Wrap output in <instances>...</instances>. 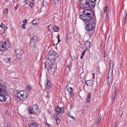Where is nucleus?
Instances as JSON below:
<instances>
[{"label": "nucleus", "instance_id": "nucleus-18", "mask_svg": "<svg viewBox=\"0 0 127 127\" xmlns=\"http://www.w3.org/2000/svg\"><path fill=\"white\" fill-rule=\"evenodd\" d=\"M108 7V6L107 5H106L105 7H104V8L103 10L104 11L105 13L106 14V18L108 17V11L107 10V8Z\"/></svg>", "mask_w": 127, "mask_h": 127}, {"label": "nucleus", "instance_id": "nucleus-64", "mask_svg": "<svg viewBox=\"0 0 127 127\" xmlns=\"http://www.w3.org/2000/svg\"><path fill=\"white\" fill-rule=\"evenodd\" d=\"M48 127H50V126H48Z\"/></svg>", "mask_w": 127, "mask_h": 127}, {"label": "nucleus", "instance_id": "nucleus-54", "mask_svg": "<svg viewBox=\"0 0 127 127\" xmlns=\"http://www.w3.org/2000/svg\"><path fill=\"white\" fill-rule=\"evenodd\" d=\"M60 41V39H58V43Z\"/></svg>", "mask_w": 127, "mask_h": 127}, {"label": "nucleus", "instance_id": "nucleus-32", "mask_svg": "<svg viewBox=\"0 0 127 127\" xmlns=\"http://www.w3.org/2000/svg\"><path fill=\"white\" fill-rule=\"evenodd\" d=\"M68 67L69 70L70 71V69L72 67V64L71 63H70L69 65H68Z\"/></svg>", "mask_w": 127, "mask_h": 127}, {"label": "nucleus", "instance_id": "nucleus-56", "mask_svg": "<svg viewBox=\"0 0 127 127\" xmlns=\"http://www.w3.org/2000/svg\"><path fill=\"white\" fill-rule=\"evenodd\" d=\"M83 56H82H82L80 57V58L81 59H82L83 58Z\"/></svg>", "mask_w": 127, "mask_h": 127}, {"label": "nucleus", "instance_id": "nucleus-44", "mask_svg": "<svg viewBox=\"0 0 127 127\" xmlns=\"http://www.w3.org/2000/svg\"><path fill=\"white\" fill-rule=\"evenodd\" d=\"M23 22L24 23H25V24H26V23H27V20H26V19H25V20H24L23 21Z\"/></svg>", "mask_w": 127, "mask_h": 127}, {"label": "nucleus", "instance_id": "nucleus-24", "mask_svg": "<svg viewBox=\"0 0 127 127\" xmlns=\"http://www.w3.org/2000/svg\"><path fill=\"white\" fill-rule=\"evenodd\" d=\"M53 29V30L55 32H58L59 29V27L56 26H54Z\"/></svg>", "mask_w": 127, "mask_h": 127}, {"label": "nucleus", "instance_id": "nucleus-2", "mask_svg": "<svg viewBox=\"0 0 127 127\" xmlns=\"http://www.w3.org/2000/svg\"><path fill=\"white\" fill-rule=\"evenodd\" d=\"M1 84V82L0 81V101H3L6 99L5 95L6 94V92L5 90V87Z\"/></svg>", "mask_w": 127, "mask_h": 127}, {"label": "nucleus", "instance_id": "nucleus-53", "mask_svg": "<svg viewBox=\"0 0 127 127\" xmlns=\"http://www.w3.org/2000/svg\"><path fill=\"white\" fill-rule=\"evenodd\" d=\"M124 18V23H125L126 21V19H125V18Z\"/></svg>", "mask_w": 127, "mask_h": 127}, {"label": "nucleus", "instance_id": "nucleus-22", "mask_svg": "<svg viewBox=\"0 0 127 127\" xmlns=\"http://www.w3.org/2000/svg\"><path fill=\"white\" fill-rule=\"evenodd\" d=\"M54 116L57 123L58 124H59L60 123V120L58 117L56 115H54Z\"/></svg>", "mask_w": 127, "mask_h": 127}, {"label": "nucleus", "instance_id": "nucleus-39", "mask_svg": "<svg viewBox=\"0 0 127 127\" xmlns=\"http://www.w3.org/2000/svg\"><path fill=\"white\" fill-rule=\"evenodd\" d=\"M125 16H124V18H125V19H126V17L127 16V12L126 10L125 11Z\"/></svg>", "mask_w": 127, "mask_h": 127}, {"label": "nucleus", "instance_id": "nucleus-8", "mask_svg": "<svg viewBox=\"0 0 127 127\" xmlns=\"http://www.w3.org/2000/svg\"><path fill=\"white\" fill-rule=\"evenodd\" d=\"M48 65V66L49 67V70L53 73H55L57 67L56 64L55 63H51L50 62L49 63Z\"/></svg>", "mask_w": 127, "mask_h": 127}, {"label": "nucleus", "instance_id": "nucleus-38", "mask_svg": "<svg viewBox=\"0 0 127 127\" xmlns=\"http://www.w3.org/2000/svg\"><path fill=\"white\" fill-rule=\"evenodd\" d=\"M26 25L25 24H23L21 26V27H22V29H25V26Z\"/></svg>", "mask_w": 127, "mask_h": 127}, {"label": "nucleus", "instance_id": "nucleus-7", "mask_svg": "<svg viewBox=\"0 0 127 127\" xmlns=\"http://www.w3.org/2000/svg\"><path fill=\"white\" fill-rule=\"evenodd\" d=\"M80 6L82 8L84 9L89 7L90 3L87 0H80Z\"/></svg>", "mask_w": 127, "mask_h": 127}, {"label": "nucleus", "instance_id": "nucleus-3", "mask_svg": "<svg viewBox=\"0 0 127 127\" xmlns=\"http://www.w3.org/2000/svg\"><path fill=\"white\" fill-rule=\"evenodd\" d=\"M57 57V53L53 51H50L47 55L48 59L51 62H53L54 63L56 62V59Z\"/></svg>", "mask_w": 127, "mask_h": 127}, {"label": "nucleus", "instance_id": "nucleus-28", "mask_svg": "<svg viewBox=\"0 0 127 127\" xmlns=\"http://www.w3.org/2000/svg\"><path fill=\"white\" fill-rule=\"evenodd\" d=\"M8 9H5L3 11V13L4 14H6L8 12Z\"/></svg>", "mask_w": 127, "mask_h": 127}, {"label": "nucleus", "instance_id": "nucleus-15", "mask_svg": "<svg viewBox=\"0 0 127 127\" xmlns=\"http://www.w3.org/2000/svg\"><path fill=\"white\" fill-rule=\"evenodd\" d=\"M91 92L89 93L87 96V97L86 99V103H88L90 101V99L91 97Z\"/></svg>", "mask_w": 127, "mask_h": 127}, {"label": "nucleus", "instance_id": "nucleus-19", "mask_svg": "<svg viewBox=\"0 0 127 127\" xmlns=\"http://www.w3.org/2000/svg\"><path fill=\"white\" fill-rule=\"evenodd\" d=\"M51 84V82L50 81H48L47 82V84H46L45 86V87H46H46L47 86L48 89H50L52 87V86Z\"/></svg>", "mask_w": 127, "mask_h": 127}, {"label": "nucleus", "instance_id": "nucleus-6", "mask_svg": "<svg viewBox=\"0 0 127 127\" xmlns=\"http://www.w3.org/2000/svg\"><path fill=\"white\" fill-rule=\"evenodd\" d=\"M27 92L25 90L19 91L17 94V96L21 100L26 99L28 97Z\"/></svg>", "mask_w": 127, "mask_h": 127}, {"label": "nucleus", "instance_id": "nucleus-34", "mask_svg": "<svg viewBox=\"0 0 127 127\" xmlns=\"http://www.w3.org/2000/svg\"><path fill=\"white\" fill-rule=\"evenodd\" d=\"M59 0H54V3L56 4H57L59 2Z\"/></svg>", "mask_w": 127, "mask_h": 127}, {"label": "nucleus", "instance_id": "nucleus-16", "mask_svg": "<svg viewBox=\"0 0 127 127\" xmlns=\"http://www.w3.org/2000/svg\"><path fill=\"white\" fill-rule=\"evenodd\" d=\"M93 82L92 81L90 80H87L85 82V84L88 86H91L93 84Z\"/></svg>", "mask_w": 127, "mask_h": 127}, {"label": "nucleus", "instance_id": "nucleus-5", "mask_svg": "<svg viewBox=\"0 0 127 127\" xmlns=\"http://www.w3.org/2000/svg\"><path fill=\"white\" fill-rule=\"evenodd\" d=\"M88 24H86L85 27L86 30L88 32V33H89V36L92 35H93L94 31V25L93 24L90 23H87Z\"/></svg>", "mask_w": 127, "mask_h": 127}, {"label": "nucleus", "instance_id": "nucleus-35", "mask_svg": "<svg viewBox=\"0 0 127 127\" xmlns=\"http://www.w3.org/2000/svg\"><path fill=\"white\" fill-rule=\"evenodd\" d=\"M26 89H28L29 90L30 89L32 90V89L31 87L29 85L28 86L26 87Z\"/></svg>", "mask_w": 127, "mask_h": 127}, {"label": "nucleus", "instance_id": "nucleus-58", "mask_svg": "<svg viewBox=\"0 0 127 127\" xmlns=\"http://www.w3.org/2000/svg\"><path fill=\"white\" fill-rule=\"evenodd\" d=\"M35 20H33L32 21V22H33V24H34V22H35Z\"/></svg>", "mask_w": 127, "mask_h": 127}, {"label": "nucleus", "instance_id": "nucleus-29", "mask_svg": "<svg viewBox=\"0 0 127 127\" xmlns=\"http://www.w3.org/2000/svg\"><path fill=\"white\" fill-rule=\"evenodd\" d=\"M101 119H99L97 118L96 122V123L98 124L101 121Z\"/></svg>", "mask_w": 127, "mask_h": 127}, {"label": "nucleus", "instance_id": "nucleus-25", "mask_svg": "<svg viewBox=\"0 0 127 127\" xmlns=\"http://www.w3.org/2000/svg\"><path fill=\"white\" fill-rule=\"evenodd\" d=\"M11 59L8 58H5L4 59V61L6 63L11 62Z\"/></svg>", "mask_w": 127, "mask_h": 127}, {"label": "nucleus", "instance_id": "nucleus-17", "mask_svg": "<svg viewBox=\"0 0 127 127\" xmlns=\"http://www.w3.org/2000/svg\"><path fill=\"white\" fill-rule=\"evenodd\" d=\"M37 36L35 35L32 37L31 39V42L34 43V41H36L37 40Z\"/></svg>", "mask_w": 127, "mask_h": 127}, {"label": "nucleus", "instance_id": "nucleus-43", "mask_svg": "<svg viewBox=\"0 0 127 127\" xmlns=\"http://www.w3.org/2000/svg\"><path fill=\"white\" fill-rule=\"evenodd\" d=\"M18 4H17L16 5V6L15 8H14L15 10H17V9L18 8Z\"/></svg>", "mask_w": 127, "mask_h": 127}, {"label": "nucleus", "instance_id": "nucleus-20", "mask_svg": "<svg viewBox=\"0 0 127 127\" xmlns=\"http://www.w3.org/2000/svg\"><path fill=\"white\" fill-rule=\"evenodd\" d=\"M118 90V89L117 86H116L115 88V91L112 97H116L117 93V92Z\"/></svg>", "mask_w": 127, "mask_h": 127}, {"label": "nucleus", "instance_id": "nucleus-61", "mask_svg": "<svg viewBox=\"0 0 127 127\" xmlns=\"http://www.w3.org/2000/svg\"><path fill=\"white\" fill-rule=\"evenodd\" d=\"M45 68H46V66L45 65Z\"/></svg>", "mask_w": 127, "mask_h": 127}, {"label": "nucleus", "instance_id": "nucleus-13", "mask_svg": "<svg viewBox=\"0 0 127 127\" xmlns=\"http://www.w3.org/2000/svg\"><path fill=\"white\" fill-rule=\"evenodd\" d=\"M5 44L3 42H0V50L1 51H4L5 49V46H4Z\"/></svg>", "mask_w": 127, "mask_h": 127}, {"label": "nucleus", "instance_id": "nucleus-10", "mask_svg": "<svg viewBox=\"0 0 127 127\" xmlns=\"http://www.w3.org/2000/svg\"><path fill=\"white\" fill-rule=\"evenodd\" d=\"M29 127H40L39 124L34 121H31L29 124Z\"/></svg>", "mask_w": 127, "mask_h": 127}, {"label": "nucleus", "instance_id": "nucleus-31", "mask_svg": "<svg viewBox=\"0 0 127 127\" xmlns=\"http://www.w3.org/2000/svg\"><path fill=\"white\" fill-rule=\"evenodd\" d=\"M43 4L44 6H46L48 4V3L45 1H43Z\"/></svg>", "mask_w": 127, "mask_h": 127}, {"label": "nucleus", "instance_id": "nucleus-23", "mask_svg": "<svg viewBox=\"0 0 127 127\" xmlns=\"http://www.w3.org/2000/svg\"><path fill=\"white\" fill-rule=\"evenodd\" d=\"M113 63L112 61H110V69L111 70H113Z\"/></svg>", "mask_w": 127, "mask_h": 127}, {"label": "nucleus", "instance_id": "nucleus-9", "mask_svg": "<svg viewBox=\"0 0 127 127\" xmlns=\"http://www.w3.org/2000/svg\"><path fill=\"white\" fill-rule=\"evenodd\" d=\"M64 109L63 107L60 108L58 106L56 107L55 108V114L59 115L60 113H62L64 111Z\"/></svg>", "mask_w": 127, "mask_h": 127}, {"label": "nucleus", "instance_id": "nucleus-4", "mask_svg": "<svg viewBox=\"0 0 127 127\" xmlns=\"http://www.w3.org/2000/svg\"><path fill=\"white\" fill-rule=\"evenodd\" d=\"M28 112L30 114H36L38 115L40 112V110L37 105L35 104L33 105L32 107L28 109Z\"/></svg>", "mask_w": 127, "mask_h": 127}, {"label": "nucleus", "instance_id": "nucleus-49", "mask_svg": "<svg viewBox=\"0 0 127 127\" xmlns=\"http://www.w3.org/2000/svg\"><path fill=\"white\" fill-rule=\"evenodd\" d=\"M85 52V50L84 51L81 53V55L83 56Z\"/></svg>", "mask_w": 127, "mask_h": 127}, {"label": "nucleus", "instance_id": "nucleus-1", "mask_svg": "<svg viewBox=\"0 0 127 127\" xmlns=\"http://www.w3.org/2000/svg\"><path fill=\"white\" fill-rule=\"evenodd\" d=\"M79 18L87 23H90L95 24L96 18L94 16L93 12L90 9H86L84 10L83 13L79 15Z\"/></svg>", "mask_w": 127, "mask_h": 127}, {"label": "nucleus", "instance_id": "nucleus-27", "mask_svg": "<svg viewBox=\"0 0 127 127\" xmlns=\"http://www.w3.org/2000/svg\"><path fill=\"white\" fill-rule=\"evenodd\" d=\"M67 91L70 94H72L73 92V89L72 88H71L67 90Z\"/></svg>", "mask_w": 127, "mask_h": 127}, {"label": "nucleus", "instance_id": "nucleus-36", "mask_svg": "<svg viewBox=\"0 0 127 127\" xmlns=\"http://www.w3.org/2000/svg\"><path fill=\"white\" fill-rule=\"evenodd\" d=\"M4 43L5 44V46H5V47H6L5 48V49H7L8 48H9V47L8 46H7V44L6 43V42H4Z\"/></svg>", "mask_w": 127, "mask_h": 127}, {"label": "nucleus", "instance_id": "nucleus-42", "mask_svg": "<svg viewBox=\"0 0 127 127\" xmlns=\"http://www.w3.org/2000/svg\"><path fill=\"white\" fill-rule=\"evenodd\" d=\"M6 126L7 127H11L10 124V123H8Z\"/></svg>", "mask_w": 127, "mask_h": 127}, {"label": "nucleus", "instance_id": "nucleus-30", "mask_svg": "<svg viewBox=\"0 0 127 127\" xmlns=\"http://www.w3.org/2000/svg\"><path fill=\"white\" fill-rule=\"evenodd\" d=\"M20 56H16L17 59L19 60H21V59L22 58V57H20Z\"/></svg>", "mask_w": 127, "mask_h": 127}, {"label": "nucleus", "instance_id": "nucleus-47", "mask_svg": "<svg viewBox=\"0 0 127 127\" xmlns=\"http://www.w3.org/2000/svg\"><path fill=\"white\" fill-rule=\"evenodd\" d=\"M109 79H108V78L107 83H108V85H109L110 84V81H109Z\"/></svg>", "mask_w": 127, "mask_h": 127}, {"label": "nucleus", "instance_id": "nucleus-33", "mask_svg": "<svg viewBox=\"0 0 127 127\" xmlns=\"http://www.w3.org/2000/svg\"><path fill=\"white\" fill-rule=\"evenodd\" d=\"M0 26L1 28H4L5 27V25L3 23H2L1 24Z\"/></svg>", "mask_w": 127, "mask_h": 127}, {"label": "nucleus", "instance_id": "nucleus-59", "mask_svg": "<svg viewBox=\"0 0 127 127\" xmlns=\"http://www.w3.org/2000/svg\"><path fill=\"white\" fill-rule=\"evenodd\" d=\"M95 74V73H93L92 74V75L93 76H94Z\"/></svg>", "mask_w": 127, "mask_h": 127}, {"label": "nucleus", "instance_id": "nucleus-37", "mask_svg": "<svg viewBox=\"0 0 127 127\" xmlns=\"http://www.w3.org/2000/svg\"><path fill=\"white\" fill-rule=\"evenodd\" d=\"M29 0H25V3L27 5H28L29 2Z\"/></svg>", "mask_w": 127, "mask_h": 127}, {"label": "nucleus", "instance_id": "nucleus-40", "mask_svg": "<svg viewBox=\"0 0 127 127\" xmlns=\"http://www.w3.org/2000/svg\"><path fill=\"white\" fill-rule=\"evenodd\" d=\"M66 88L67 90L69 89L71 87H70L69 86H68V85H67L66 86Z\"/></svg>", "mask_w": 127, "mask_h": 127}, {"label": "nucleus", "instance_id": "nucleus-63", "mask_svg": "<svg viewBox=\"0 0 127 127\" xmlns=\"http://www.w3.org/2000/svg\"><path fill=\"white\" fill-rule=\"evenodd\" d=\"M49 30V29H48V30Z\"/></svg>", "mask_w": 127, "mask_h": 127}, {"label": "nucleus", "instance_id": "nucleus-12", "mask_svg": "<svg viewBox=\"0 0 127 127\" xmlns=\"http://www.w3.org/2000/svg\"><path fill=\"white\" fill-rule=\"evenodd\" d=\"M113 70H110L109 69V73L108 75V78L110 79V81H112L113 78Z\"/></svg>", "mask_w": 127, "mask_h": 127}, {"label": "nucleus", "instance_id": "nucleus-21", "mask_svg": "<svg viewBox=\"0 0 127 127\" xmlns=\"http://www.w3.org/2000/svg\"><path fill=\"white\" fill-rule=\"evenodd\" d=\"M91 2L90 4L92 7H94L95 6V1L96 0H89Z\"/></svg>", "mask_w": 127, "mask_h": 127}, {"label": "nucleus", "instance_id": "nucleus-11", "mask_svg": "<svg viewBox=\"0 0 127 127\" xmlns=\"http://www.w3.org/2000/svg\"><path fill=\"white\" fill-rule=\"evenodd\" d=\"M14 51L16 54V56H21L24 53L23 51L22 50L19 49H16Z\"/></svg>", "mask_w": 127, "mask_h": 127}, {"label": "nucleus", "instance_id": "nucleus-62", "mask_svg": "<svg viewBox=\"0 0 127 127\" xmlns=\"http://www.w3.org/2000/svg\"><path fill=\"white\" fill-rule=\"evenodd\" d=\"M34 24H35H35H36V23H34Z\"/></svg>", "mask_w": 127, "mask_h": 127}, {"label": "nucleus", "instance_id": "nucleus-51", "mask_svg": "<svg viewBox=\"0 0 127 127\" xmlns=\"http://www.w3.org/2000/svg\"><path fill=\"white\" fill-rule=\"evenodd\" d=\"M47 112L48 113H49V114H50L51 112V111L50 110H47Z\"/></svg>", "mask_w": 127, "mask_h": 127}, {"label": "nucleus", "instance_id": "nucleus-48", "mask_svg": "<svg viewBox=\"0 0 127 127\" xmlns=\"http://www.w3.org/2000/svg\"><path fill=\"white\" fill-rule=\"evenodd\" d=\"M115 97H112V102H114L115 100Z\"/></svg>", "mask_w": 127, "mask_h": 127}, {"label": "nucleus", "instance_id": "nucleus-60", "mask_svg": "<svg viewBox=\"0 0 127 127\" xmlns=\"http://www.w3.org/2000/svg\"><path fill=\"white\" fill-rule=\"evenodd\" d=\"M95 78V76H94L93 77V78Z\"/></svg>", "mask_w": 127, "mask_h": 127}, {"label": "nucleus", "instance_id": "nucleus-46", "mask_svg": "<svg viewBox=\"0 0 127 127\" xmlns=\"http://www.w3.org/2000/svg\"><path fill=\"white\" fill-rule=\"evenodd\" d=\"M27 6H28V5H27V4H26V5L24 4L23 6L24 8H27Z\"/></svg>", "mask_w": 127, "mask_h": 127}, {"label": "nucleus", "instance_id": "nucleus-55", "mask_svg": "<svg viewBox=\"0 0 127 127\" xmlns=\"http://www.w3.org/2000/svg\"><path fill=\"white\" fill-rule=\"evenodd\" d=\"M51 26V24H49V26L47 27H50Z\"/></svg>", "mask_w": 127, "mask_h": 127}, {"label": "nucleus", "instance_id": "nucleus-57", "mask_svg": "<svg viewBox=\"0 0 127 127\" xmlns=\"http://www.w3.org/2000/svg\"><path fill=\"white\" fill-rule=\"evenodd\" d=\"M35 20H33L32 21V22H33V24H34V22H35Z\"/></svg>", "mask_w": 127, "mask_h": 127}, {"label": "nucleus", "instance_id": "nucleus-50", "mask_svg": "<svg viewBox=\"0 0 127 127\" xmlns=\"http://www.w3.org/2000/svg\"><path fill=\"white\" fill-rule=\"evenodd\" d=\"M69 39V38L68 37H66V40L67 41L66 43L67 44V42L68 41V40Z\"/></svg>", "mask_w": 127, "mask_h": 127}, {"label": "nucleus", "instance_id": "nucleus-14", "mask_svg": "<svg viewBox=\"0 0 127 127\" xmlns=\"http://www.w3.org/2000/svg\"><path fill=\"white\" fill-rule=\"evenodd\" d=\"M84 46L87 49H88L91 47V42L88 41H87L85 42Z\"/></svg>", "mask_w": 127, "mask_h": 127}, {"label": "nucleus", "instance_id": "nucleus-45", "mask_svg": "<svg viewBox=\"0 0 127 127\" xmlns=\"http://www.w3.org/2000/svg\"><path fill=\"white\" fill-rule=\"evenodd\" d=\"M69 117H71V118H72V119H73L74 120H75V118L74 117H73V116H70V115H69Z\"/></svg>", "mask_w": 127, "mask_h": 127}, {"label": "nucleus", "instance_id": "nucleus-26", "mask_svg": "<svg viewBox=\"0 0 127 127\" xmlns=\"http://www.w3.org/2000/svg\"><path fill=\"white\" fill-rule=\"evenodd\" d=\"M34 1L32 0L30 2V4L29 5V6L31 7H33L34 5Z\"/></svg>", "mask_w": 127, "mask_h": 127}, {"label": "nucleus", "instance_id": "nucleus-52", "mask_svg": "<svg viewBox=\"0 0 127 127\" xmlns=\"http://www.w3.org/2000/svg\"><path fill=\"white\" fill-rule=\"evenodd\" d=\"M59 36H59V34H58V35L57 37V38L58 39H59V38H60Z\"/></svg>", "mask_w": 127, "mask_h": 127}, {"label": "nucleus", "instance_id": "nucleus-41", "mask_svg": "<svg viewBox=\"0 0 127 127\" xmlns=\"http://www.w3.org/2000/svg\"><path fill=\"white\" fill-rule=\"evenodd\" d=\"M97 118L99 119H101V116L100 114H98Z\"/></svg>", "mask_w": 127, "mask_h": 127}]
</instances>
